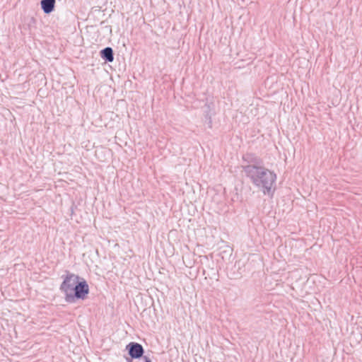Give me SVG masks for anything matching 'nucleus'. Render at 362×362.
<instances>
[{"mask_svg": "<svg viewBox=\"0 0 362 362\" xmlns=\"http://www.w3.org/2000/svg\"><path fill=\"white\" fill-rule=\"evenodd\" d=\"M245 175L254 186L264 194L272 196V187L276 180V175L263 165L259 167H250L245 170Z\"/></svg>", "mask_w": 362, "mask_h": 362, "instance_id": "f257e3e1", "label": "nucleus"}, {"mask_svg": "<svg viewBox=\"0 0 362 362\" xmlns=\"http://www.w3.org/2000/svg\"><path fill=\"white\" fill-rule=\"evenodd\" d=\"M89 293V286L87 281L81 277L77 281L71 291V296L68 303H74L77 300H84Z\"/></svg>", "mask_w": 362, "mask_h": 362, "instance_id": "f03ea898", "label": "nucleus"}, {"mask_svg": "<svg viewBox=\"0 0 362 362\" xmlns=\"http://www.w3.org/2000/svg\"><path fill=\"white\" fill-rule=\"evenodd\" d=\"M79 277L80 276L78 275L69 272L66 275L62 276L63 281L60 285L59 289L64 294V298L66 303H69L71 296V291L77 283Z\"/></svg>", "mask_w": 362, "mask_h": 362, "instance_id": "7ed1b4c3", "label": "nucleus"}, {"mask_svg": "<svg viewBox=\"0 0 362 362\" xmlns=\"http://www.w3.org/2000/svg\"><path fill=\"white\" fill-rule=\"evenodd\" d=\"M125 350L127 351L129 356L135 359H139L146 356L144 355L145 351L143 346L137 342L132 341L129 343L126 346Z\"/></svg>", "mask_w": 362, "mask_h": 362, "instance_id": "20e7f679", "label": "nucleus"}, {"mask_svg": "<svg viewBox=\"0 0 362 362\" xmlns=\"http://www.w3.org/2000/svg\"><path fill=\"white\" fill-rule=\"evenodd\" d=\"M243 159L244 162H246L247 163V165L243 166V170L245 173V170L247 168L252 166L259 167L263 165L262 160L254 153H247L243 156Z\"/></svg>", "mask_w": 362, "mask_h": 362, "instance_id": "39448f33", "label": "nucleus"}, {"mask_svg": "<svg viewBox=\"0 0 362 362\" xmlns=\"http://www.w3.org/2000/svg\"><path fill=\"white\" fill-rule=\"evenodd\" d=\"M100 55L105 62H112L114 61V52L110 47H107L101 49Z\"/></svg>", "mask_w": 362, "mask_h": 362, "instance_id": "423d86ee", "label": "nucleus"}, {"mask_svg": "<svg viewBox=\"0 0 362 362\" xmlns=\"http://www.w3.org/2000/svg\"><path fill=\"white\" fill-rule=\"evenodd\" d=\"M55 3V0H41V8L45 13L49 14L54 11Z\"/></svg>", "mask_w": 362, "mask_h": 362, "instance_id": "0eeeda50", "label": "nucleus"}, {"mask_svg": "<svg viewBox=\"0 0 362 362\" xmlns=\"http://www.w3.org/2000/svg\"><path fill=\"white\" fill-rule=\"evenodd\" d=\"M205 119L207 120V124H208L209 127L211 128V127H212V119H211V115H209V112L206 113Z\"/></svg>", "mask_w": 362, "mask_h": 362, "instance_id": "6e6552de", "label": "nucleus"}, {"mask_svg": "<svg viewBox=\"0 0 362 362\" xmlns=\"http://www.w3.org/2000/svg\"><path fill=\"white\" fill-rule=\"evenodd\" d=\"M134 362H152L148 356L142 357L139 359H136Z\"/></svg>", "mask_w": 362, "mask_h": 362, "instance_id": "1a4fd4ad", "label": "nucleus"}, {"mask_svg": "<svg viewBox=\"0 0 362 362\" xmlns=\"http://www.w3.org/2000/svg\"><path fill=\"white\" fill-rule=\"evenodd\" d=\"M124 358H125L126 362H134L136 360L134 358H132V356H124Z\"/></svg>", "mask_w": 362, "mask_h": 362, "instance_id": "9d476101", "label": "nucleus"}]
</instances>
